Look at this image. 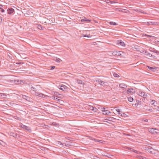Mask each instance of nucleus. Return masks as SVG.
<instances>
[{"mask_svg":"<svg viewBox=\"0 0 159 159\" xmlns=\"http://www.w3.org/2000/svg\"><path fill=\"white\" fill-rule=\"evenodd\" d=\"M111 25H117V24L116 22H111L109 23Z\"/></svg>","mask_w":159,"mask_h":159,"instance_id":"nucleus-26","label":"nucleus"},{"mask_svg":"<svg viewBox=\"0 0 159 159\" xmlns=\"http://www.w3.org/2000/svg\"><path fill=\"white\" fill-rule=\"evenodd\" d=\"M128 136H129V134H127V135Z\"/></svg>","mask_w":159,"mask_h":159,"instance_id":"nucleus-51","label":"nucleus"},{"mask_svg":"<svg viewBox=\"0 0 159 159\" xmlns=\"http://www.w3.org/2000/svg\"><path fill=\"white\" fill-rule=\"evenodd\" d=\"M137 157H139L140 159H145V157H143L142 156H139V155H138L137 156H136Z\"/></svg>","mask_w":159,"mask_h":159,"instance_id":"nucleus-33","label":"nucleus"},{"mask_svg":"<svg viewBox=\"0 0 159 159\" xmlns=\"http://www.w3.org/2000/svg\"><path fill=\"white\" fill-rule=\"evenodd\" d=\"M93 140H94L95 141H96V142H100V143H102V141L101 140H98L97 139H93Z\"/></svg>","mask_w":159,"mask_h":159,"instance_id":"nucleus-29","label":"nucleus"},{"mask_svg":"<svg viewBox=\"0 0 159 159\" xmlns=\"http://www.w3.org/2000/svg\"><path fill=\"white\" fill-rule=\"evenodd\" d=\"M20 63H21L20 62H19L18 63H16V64H20Z\"/></svg>","mask_w":159,"mask_h":159,"instance_id":"nucleus-48","label":"nucleus"},{"mask_svg":"<svg viewBox=\"0 0 159 159\" xmlns=\"http://www.w3.org/2000/svg\"><path fill=\"white\" fill-rule=\"evenodd\" d=\"M120 52H119V51H115V52H114V55H120L121 54L120 53Z\"/></svg>","mask_w":159,"mask_h":159,"instance_id":"nucleus-24","label":"nucleus"},{"mask_svg":"<svg viewBox=\"0 0 159 159\" xmlns=\"http://www.w3.org/2000/svg\"><path fill=\"white\" fill-rule=\"evenodd\" d=\"M66 145L65 143H62L61 145V147H64L65 146H66Z\"/></svg>","mask_w":159,"mask_h":159,"instance_id":"nucleus-40","label":"nucleus"},{"mask_svg":"<svg viewBox=\"0 0 159 159\" xmlns=\"http://www.w3.org/2000/svg\"><path fill=\"white\" fill-rule=\"evenodd\" d=\"M2 9V8H0V9Z\"/></svg>","mask_w":159,"mask_h":159,"instance_id":"nucleus-53","label":"nucleus"},{"mask_svg":"<svg viewBox=\"0 0 159 159\" xmlns=\"http://www.w3.org/2000/svg\"><path fill=\"white\" fill-rule=\"evenodd\" d=\"M81 21L82 22H83V21H89V22H90V21H91V20H90V19H87L86 18H85V17H84L83 19L81 20Z\"/></svg>","mask_w":159,"mask_h":159,"instance_id":"nucleus-12","label":"nucleus"},{"mask_svg":"<svg viewBox=\"0 0 159 159\" xmlns=\"http://www.w3.org/2000/svg\"><path fill=\"white\" fill-rule=\"evenodd\" d=\"M51 67V70H53V69H54L55 67V66H52Z\"/></svg>","mask_w":159,"mask_h":159,"instance_id":"nucleus-44","label":"nucleus"},{"mask_svg":"<svg viewBox=\"0 0 159 159\" xmlns=\"http://www.w3.org/2000/svg\"><path fill=\"white\" fill-rule=\"evenodd\" d=\"M156 109L157 111H159V107H158V106L156 108Z\"/></svg>","mask_w":159,"mask_h":159,"instance_id":"nucleus-42","label":"nucleus"},{"mask_svg":"<svg viewBox=\"0 0 159 159\" xmlns=\"http://www.w3.org/2000/svg\"><path fill=\"white\" fill-rule=\"evenodd\" d=\"M54 60L57 62H60L61 61L59 58L56 57L54 58Z\"/></svg>","mask_w":159,"mask_h":159,"instance_id":"nucleus-13","label":"nucleus"},{"mask_svg":"<svg viewBox=\"0 0 159 159\" xmlns=\"http://www.w3.org/2000/svg\"><path fill=\"white\" fill-rule=\"evenodd\" d=\"M126 10V9H123L121 8H117V11H119L124 12L123 10Z\"/></svg>","mask_w":159,"mask_h":159,"instance_id":"nucleus-28","label":"nucleus"},{"mask_svg":"<svg viewBox=\"0 0 159 159\" xmlns=\"http://www.w3.org/2000/svg\"><path fill=\"white\" fill-rule=\"evenodd\" d=\"M119 44H120L121 46L123 47H125V44L124 42L121 40L119 42Z\"/></svg>","mask_w":159,"mask_h":159,"instance_id":"nucleus-19","label":"nucleus"},{"mask_svg":"<svg viewBox=\"0 0 159 159\" xmlns=\"http://www.w3.org/2000/svg\"><path fill=\"white\" fill-rule=\"evenodd\" d=\"M58 88L64 91H67L69 89L68 87L64 85H59Z\"/></svg>","mask_w":159,"mask_h":159,"instance_id":"nucleus-1","label":"nucleus"},{"mask_svg":"<svg viewBox=\"0 0 159 159\" xmlns=\"http://www.w3.org/2000/svg\"><path fill=\"white\" fill-rule=\"evenodd\" d=\"M3 7V6L2 5L0 4V8H2Z\"/></svg>","mask_w":159,"mask_h":159,"instance_id":"nucleus-46","label":"nucleus"},{"mask_svg":"<svg viewBox=\"0 0 159 159\" xmlns=\"http://www.w3.org/2000/svg\"><path fill=\"white\" fill-rule=\"evenodd\" d=\"M1 11L2 12H4L5 11V10L3 9H1Z\"/></svg>","mask_w":159,"mask_h":159,"instance_id":"nucleus-43","label":"nucleus"},{"mask_svg":"<svg viewBox=\"0 0 159 159\" xmlns=\"http://www.w3.org/2000/svg\"><path fill=\"white\" fill-rule=\"evenodd\" d=\"M148 54H149V56L151 57H152L153 58H154L155 57V56H154L152 54H151L150 53H148Z\"/></svg>","mask_w":159,"mask_h":159,"instance_id":"nucleus-38","label":"nucleus"},{"mask_svg":"<svg viewBox=\"0 0 159 159\" xmlns=\"http://www.w3.org/2000/svg\"><path fill=\"white\" fill-rule=\"evenodd\" d=\"M131 151H132L134 152H135V153H136L137 154H140V153H141L140 152L137 151L136 150H135L134 149H131Z\"/></svg>","mask_w":159,"mask_h":159,"instance_id":"nucleus-18","label":"nucleus"},{"mask_svg":"<svg viewBox=\"0 0 159 159\" xmlns=\"http://www.w3.org/2000/svg\"><path fill=\"white\" fill-rule=\"evenodd\" d=\"M119 87L121 88L125 89L127 87V86L125 84L122 83L119 84Z\"/></svg>","mask_w":159,"mask_h":159,"instance_id":"nucleus-7","label":"nucleus"},{"mask_svg":"<svg viewBox=\"0 0 159 159\" xmlns=\"http://www.w3.org/2000/svg\"><path fill=\"white\" fill-rule=\"evenodd\" d=\"M101 110L103 112V113L104 115H108L110 113V112L108 110H105L104 107L102 108Z\"/></svg>","mask_w":159,"mask_h":159,"instance_id":"nucleus-2","label":"nucleus"},{"mask_svg":"<svg viewBox=\"0 0 159 159\" xmlns=\"http://www.w3.org/2000/svg\"><path fill=\"white\" fill-rule=\"evenodd\" d=\"M148 24L150 25H158V24L157 22H154V21H149L147 22Z\"/></svg>","mask_w":159,"mask_h":159,"instance_id":"nucleus-9","label":"nucleus"},{"mask_svg":"<svg viewBox=\"0 0 159 159\" xmlns=\"http://www.w3.org/2000/svg\"><path fill=\"white\" fill-rule=\"evenodd\" d=\"M107 82H104V81H102L100 85L103 86H104L106 85H107Z\"/></svg>","mask_w":159,"mask_h":159,"instance_id":"nucleus-16","label":"nucleus"},{"mask_svg":"<svg viewBox=\"0 0 159 159\" xmlns=\"http://www.w3.org/2000/svg\"><path fill=\"white\" fill-rule=\"evenodd\" d=\"M22 98H23L28 101H29L30 99L29 97L25 95H22Z\"/></svg>","mask_w":159,"mask_h":159,"instance_id":"nucleus-10","label":"nucleus"},{"mask_svg":"<svg viewBox=\"0 0 159 159\" xmlns=\"http://www.w3.org/2000/svg\"><path fill=\"white\" fill-rule=\"evenodd\" d=\"M149 50L151 52H153L156 53L157 55H159V51H157L153 48H150L149 49Z\"/></svg>","mask_w":159,"mask_h":159,"instance_id":"nucleus-5","label":"nucleus"},{"mask_svg":"<svg viewBox=\"0 0 159 159\" xmlns=\"http://www.w3.org/2000/svg\"><path fill=\"white\" fill-rule=\"evenodd\" d=\"M19 81H19V80L17 81L16 82V83L17 84H19Z\"/></svg>","mask_w":159,"mask_h":159,"instance_id":"nucleus-47","label":"nucleus"},{"mask_svg":"<svg viewBox=\"0 0 159 159\" xmlns=\"http://www.w3.org/2000/svg\"><path fill=\"white\" fill-rule=\"evenodd\" d=\"M90 109L92 110L93 111L95 112H97V109L95 107H93L92 106H91L90 107Z\"/></svg>","mask_w":159,"mask_h":159,"instance_id":"nucleus-11","label":"nucleus"},{"mask_svg":"<svg viewBox=\"0 0 159 159\" xmlns=\"http://www.w3.org/2000/svg\"><path fill=\"white\" fill-rule=\"evenodd\" d=\"M154 100H153V101H152V104H154Z\"/></svg>","mask_w":159,"mask_h":159,"instance_id":"nucleus-49","label":"nucleus"},{"mask_svg":"<svg viewBox=\"0 0 159 159\" xmlns=\"http://www.w3.org/2000/svg\"><path fill=\"white\" fill-rule=\"evenodd\" d=\"M95 81L98 83L100 84H101L102 80L99 79H97L95 80Z\"/></svg>","mask_w":159,"mask_h":159,"instance_id":"nucleus-17","label":"nucleus"},{"mask_svg":"<svg viewBox=\"0 0 159 159\" xmlns=\"http://www.w3.org/2000/svg\"><path fill=\"white\" fill-rule=\"evenodd\" d=\"M128 101L130 102H132L133 101V98L131 97H129L128 98Z\"/></svg>","mask_w":159,"mask_h":159,"instance_id":"nucleus-30","label":"nucleus"},{"mask_svg":"<svg viewBox=\"0 0 159 159\" xmlns=\"http://www.w3.org/2000/svg\"><path fill=\"white\" fill-rule=\"evenodd\" d=\"M113 75H114V76L115 77H119V75H118L116 73H114L113 74Z\"/></svg>","mask_w":159,"mask_h":159,"instance_id":"nucleus-32","label":"nucleus"},{"mask_svg":"<svg viewBox=\"0 0 159 159\" xmlns=\"http://www.w3.org/2000/svg\"><path fill=\"white\" fill-rule=\"evenodd\" d=\"M133 90V89H128L127 90V92H129V93H131V92H132V90Z\"/></svg>","mask_w":159,"mask_h":159,"instance_id":"nucleus-34","label":"nucleus"},{"mask_svg":"<svg viewBox=\"0 0 159 159\" xmlns=\"http://www.w3.org/2000/svg\"><path fill=\"white\" fill-rule=\"evenodd\" d=\"M154 150V149L151 147H150L148 152H149L152 153Z\"/></svg>","mask_w":159,"mask_h":159,"instance_id":"nucleus-15","label":"nucleus"},{"mask_svg":"<svg viewBox=\"0 0 159 159\" xmlns=\"http://www.w3.org/2000/svg\"><path fill=\"white\" fill-rule=\"evenodd\" d=\"M14 11V10L11 8H8L7 11V13L8 14H12Z\"/></svg>","mask_w":159,"mask_h":159,"instance_id":"nucleus-3","label":"nucleus"},{"mask_svg":"<svg viewBox=\"0 0 159 159\" xmlns=\"http://www.w3.org/2000/svg\"><path fill=\"white\" fill-rule=\"evenodd\" d=\"M143 121L145 122H147L148 121V120L147 119H145L143 120Z\"/></svg>","mask_w":159,"mask_h":159,"instance_id":"nucleus-45","label":"nucleus"},{"mask_svg":"<svg viewBox=\"0 0 159 159\" xmlns=\"http://www.w3.org/2000/svg\"><path fill=\"white\" fill-rule=\"evenodd\" d=\"M82 36L84 37H87L88 38H89L90 37L89 34V35H87L86 34V35L82 34Z\"/></svg>","mask_w":159,"mask_h":159,"instance_id":"nucleus-35","label":"nucleus"},{"mask_svg":"<svg viewBox=\"0 0 159 159\" xmlns=\"http://www.w3.org/2000/svg\"><path fill=\"white\" fill-rule=\"evenodd\" d=\"M152 129L154 130V129L153 128H152Z\"/></svg>","mask_w":159,"mask_h":159,"instance_id":"nucleus-52","label":"nucleus"},{"mask_svg":"<svg viewBox=\"0 0 159 159\" xmlns=\"http://www.w3.org/2000/svg\"><path fill=\"white\" fill-rule=\"evenodd\" d=\"M32 88H33V89H34V87H33Z\"/></svg>","mask_w":159,"mask_h":159,"instance_id":"nucleus-50","label":"nucleus"},{"mask_svg":"<svg viewBox=\"0 0 159 159\" xmlns=\"http://www.w3.org/2000/svg\"><path fill=\"white\" fill-rule=\"evenodd\" d=\"M20 127L24 129H25L29 131L30 130V128L29 127H27L25 125H23L22 124L20 125Z\"/></svg>","mask_w":159,"mask_h":159,"instance_id":"nucleus-6","label":"nucleus"},{"mask_svg":"<svg viewBox=\"0 0 159 159\" xmlns=\"http://www.w3.org/2000/svg\"><path fill=\"white\" fill-rule=\"evenodd\" d=\"M38 27L39 29L42 30H43V28H44L43 27H42L41 25H38Z\"/></svg>","mask_w":159,"mask_h":159,"instance_id":"nucleus-31","label":"nucleus"},{"mask_svg":"<svg viewBox=\"0 0 159 159\" xmlns=\"http://www.w3.org/2000/svg\"><path fill=\"white\" fill-rule=\"evenodd\" d=\"M120 115L121 116L125 117L126 115L125 113H123L121 114V115L120 114Z\"/></svg>","mask_w":159,"mask_h":159,"instance_id":"nucleus-39","label":"nucleus"},{"mask_svg":"<svg viewBox=\"0 0 159 159\" xmlns=\"http://www.w3.org/2000/svg\"><path fill=\"white\" fill-rule=\"evenodd\" d=\"M56 143L58 146H59L60 147H61V145H62V143L61 141H57V142Z\"/></svg>","mask_w":159,"mask_h":159,"instance_id":"nucleus-21","label":"nucleus"},{"mask_svg":"<svg viewBox=\"0 0 159 159\" xmlns=\"http://www.w3.org/2000/svg\"><path fill=\"white\" fill-rule=\"evenodd\" d=\"M150 147L149 146H146L144 147L143 148L144 150L148 151Z\"/></svg>","mask_w":159,"mask_h":159,"instance_id":"nucleus-22","label":"nucleus"},{"mask_svg":"<svg viewBox=\"0 0 159 159\" xmlns=\"http://www.w3.org/2000/svg\"><path fill=\"white\" fill-rule=\"evenodd\" d=\"M116 110L118 112V114L120 115V110L119 109H117Z\"/></svg>","mask_w":159,"mask_h":159,"instance_id":"nucleus-36","label":"nucleus"},{"mask_svg":"<svg viewBox=\"0 0 159 159\" xmlns=\"http://www.w3.org/2000/svg\"><path fill=\"white\" fill-rule=\"evenodd\" d=\"M6 96V95L5 94L3 93H0V98H4Z\"/></svg>","mask_w":159,"mask_h":159,"instance_id":"nucleus-20","label":"nucleus"},{"mask_svg":"<svg viewBox=\"0 0 159 159\" xmlns=\"http://www.w3.org/2000/svg\"><path fill=\"white\" fill-rule=\"evenodd\" d=\"M52 125H57V124L55 122H53L52 123Z\"/></svg>","mask_w":159,"mask_h":159,"instance_id":"nucleus-41","label":"nucleus"},{"mask_svg":"<svg viewBox=\"0 0 159 159\" xmlns=\"http://www.w3.org/2000/svg\"><path fill=\"white\" fill-rule=\"evenodd\" d=\"M10 134L11 136H12L14 137H16L17 136V135L16 134H15L13 132H10Z\"/></svg>","mask_w":159,"mask_h":159,"instance_id":"nucleus-25","label":"nucleus"},{"mask_svg":"<svg viewBox=\"0 0 159 159\" xmlns=\"http://www.w3.org/2000/svg\"><path fill=\"white\" fill-rule=\"evenodd\" d=\"M76 82H77L79 84H82V81L81 80H77L76 81Z\"/></svg>","mask_w":159,"mask_h":159,"instance_id":"nucleus-27","label":"nucleus"},{"mask_svg":"<svg viewBox=\"0 0 159 159\" xmlns=\"http://www.w3.org/2000/svg\"><path fill=\"white\" fill-rule=\"evenodd\" d=\"M4 143L2 140H0V144L3 145Z\"/></svg>","mask_w":159,"mask_h":159,"instance_id":"nucleus-37","label":"nucleus"},{"mask_svg":"<svg viewBox=\"0 0 159 159\" xmlns=\"http://www.w3.org/2000/svg\"><path fill=\"white\" fill-rule=\"evenodd\" d=\"M147 67L150 70H151L152 71H155V70L157 69V67H151L149 66H147Z\"/></svg>","mask_w":159,"mask_h":159,"instance_id":"nucleus-8","label":"nucleus"},{"mask_svg":"<svg viewBox=\"0 0 159 159\" xmlns=\"http://www.w3.org/2000/svg\"><path fill=\"white\" fill-rule=\"evenodd\" d=\"M138 93L139 95L141 97H143V98H145L147 96V95L145 94V93L143 92L139 91Z\"/></svg>","mask_w":159,"mask_h":159,"instance_id":"nucleus-4","label":"nucleus"},{"mask_svg":"<svg viewBox=\"0 0 159 159\" xmlns=\"http://www.w3.org/2000/svg\"><path fill=\"white\" fill-rule=\"evenodd\" d=\"M38 94V95L41 98H44L45 97V95L41 93H37Z\"/></svg>","mask_w":159,"mask_h":159,"instance_id":"nucleus-14","label":"nucleus"},{"mask_svg":"<svg viewBox=\"0 0 159 159\" xmlns=\"http://www.w3.org/2000/svg\"><path fill=\"white\" fill-rule=\"evenodd\" d=\"M51 98L52 99H54L55 100H56L57 101H58V100H59V99H58L57 97H55V96H52V97H51Z\"/></svg>","mask_w":159,"mask_h":159,"instance_id":"nucleus-23","label":"nucleus"}]
</instances>
